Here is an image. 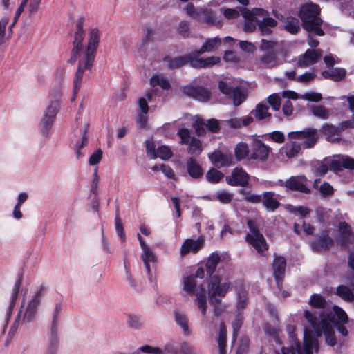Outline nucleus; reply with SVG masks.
I'll return each mask as SVG.
<instances>
[{
	"label": "nucleus",
	"mask_w": 354,
	"mask_h": 354,
	"mask_svg": "<svg viewBox=\"0 0 354 354\" xmlns=\"http://www.w3.org/2000/svg\"><path fill=\"white\" fill-rule=\"evenodd\" d=\"M319 6L312 2L302 5L298 12L301 21L302 28L308 33L317 36H324L325 32L322 28L324 21L320 17Z\"/></svg>",
	"instance_id": "nucleus-1"
},
{
	"label": "nucleus",
	"mask_w": 354,
	"mask_h": 354,
	"mask_svg": "<svg viewBox=\"0 0 354 354\" xmlns=\"http://www.w3.org/2000/svg\"><path fill=\"white\" fill-rule=\"evenodd\" d=\"M239 194L243 200L252 204L262 203L268 212H274L280 206V202L274 198L275 193L272 191L264 192L261 194L252 193L250 191L241 188Z\"/></svg>",
	"instance_id": "nucleus-2"
},
{
	"label": "nucleus",
	"mask_w": 354,
	"mask_h": 354,
	"mask_svg": "<svg viewBox=\"0 0 354 354\" xmlns=\"http://www.w3.org/2000/svg\"><path fill=\"white\" fill-rule=\"evenodd\" d=\"M208 299L210 305L221 304L222 298L225 297L232 285L230 281L221 283V278L218 274L207 277Z\"/></svg>",
	"instance_id": "nucleus-3"
},
{
	"label": "nucleus",
	"mask_w": 354,
	"mask_h": 354,
	"mask_svg": "<svg viewBox=\"0 0 354 354\" xmlns=\"http://www.w3.org/2000/svg\"><path fill=\"white\" fill-rule=\"evenodd\" d=\"M247 225L250 233L245 235V241L251 245L260 255L263 256L265 251L268 250V244L266 239L259 232L255 221L248 219Z\"/></svg>",
	"instance_id": "nucleus-4"
},
{
	"label": "nucleus",
	"mask_w": 354,
	"mask_h": 354,
	"mask_svg": "<svg viewBox=\"0 0 354 354\" xmlns=\"http://www.w3.org/2000/svg\"><path fill=\"white\" fill-rule=\"evenodd\" d=\"M62 303H57L53 313L50 324V331L47 345V350L45 354H56L59 345V337L58 335V320L62 310Z\"/></svg>",
	"instance_id": "nucleus-5"
},
{
	"label": "nucleus",
	"mask_w": 354,
	"mask_h": 354,
	"mask_svg": "<svg viewBox=\"0 0 354 354\" xmlns=\"http://www.w3.org/2000/svg\"><path fill=\"white\" fill-rule=\"evenodd\" d=\"M84 23V18L83 17H79L76 21V30L74 34L73 48L71 53V57L68 60V62L71 64H74L76 62L83 50V41L85 36L83 28Z\"/></svg>",
	"instance_id": "nucleus-6"
},
{
	"label": "nucleus",
	"mask_w": 354,
	"mask_h": 354,
	"mask_svg": "<svg viewBox=\"0 0 354 354\" xmlns=\"http://www.w3.org/2000/svg\"><path fill=\"white\" fill-rule=\"evenodd\" d=\"M100 35V32L97 28H93L90 30L89 37L84 53L86 68L92 67L93 65Z\"/></svg>",
	"instance_id": "nucleus-7"
},
{
	"label": "nucleus",
	"mask_w": 354,
	"mask_h": 354,
	"mask_svg": "<svg viewBox=\"0 0 354 354\" xmlns=\"http://www.w3.org/2000/svg\"><path fill=\"white\" fill-rule=\"evenodd\" d=\"M283 349H286L288 351L287 354H313V349L315 351L318 350V342L316 339L311 337H306L305 335L303 348L301 346L300 342L298 341L295 342L290 347L282 346L281 354H283ZM284 353H286V351H284Z\"/></svg>",
	"instance_id": "nucleus-8"
},
{
	"label": "nucleus",
	"mask_w": 354,
	"mask_h": 354,
	"mask_svg": "<svg viewBox=\"0 0 354 354\" xmlns=\"http://www.w3.org/2000/svg\"><path fill=\"white\" fill-rule=\"evenodd\" d=\"M46 290V287L44 286H41L39 290L36 292L32 299L28 301L21 319L22 324L30 323L35 319L37 308L40 304L41 299L45 294Z\"/></svg>",
	"instance_id": "nucleus-9"
},
{
	"label": "nucleus",
	"mask_w": 354,
	"mask_h": 354,
	"mask_svg": "<svg viewBox=\"0 0 354 354\" xmlns=\"http://www.w3.org/2000/svg\"><path fill=\"white\" fill-rule=\"evenodd\" d=\"M59 110L57 102L54 101L50 103L44 111V115L39 122L41 131L44 136H48Z\"/></svg>",
	"instance_id": "nucleus-10"
},
{
	"label": "nucleus",
	"mask_w": 354,
	"mask_h": 354,
	"mask_svg": "<svg viewBox=\"0 0 354 354\" xmlns=\"http://www.w3.org/2000/svg\"><path fill=\"white\" fill-rule=\"evenodd\" d=\"M335 241L330 237L327 230H323L320 234H316L315 238L310 241V247L313 252L315 253H322L327 252L333 246Z\"/></svg>",
	"instance_id": "nucleus-11"
},
{
	"label": "nucleus",
	"mask_w": 354,
	"mask_h": 354,
	"mask_svg": "<svg viewBox=\"0 0 354 354\" xmlns=\"http://www.w3.org/2000/svg\"><path fill=\"white\" fill-rule=\"evenodd\" d=\"M292 139H304L301 143L303 148L309 149L313 147L319 139L318 131L316 129L306 128L302 131H292L288 133Z\"/></svg>",
	"instance_id": "nucleus-12"
},
{
	"label": "nucleus",
	"mask_w": 354,
	"mask_h": 354,
	"mask_svg": "<svg viewBox=\"0 0 354 354\" xmlns=\"http://www.w3.org/2000/svg\"><path fill=\"white\" fill-rule=\"evenodd\" d=\"M183 93L186 96L201 102H208L212 96L210 90L203 86L187 85L183 87Z\"/></svg>",
	"instance_id": "nucleus-13"
},
{
	"label": "nucleus",
	"mask_w": 354,
	"mask_h": 354,
	"mask_svg": "<svg viewBox=\"0 0 354 354\" xmlns=\"http://www.w3.org/2000/svg\"><path fill=\"white\" fill-rule=\"evenodd\" d=\"M225 181L230 186L245 187L248 185L250 176L241 167H235L230 175L225 176Z\"/></svg>",
	"instance_id": "nucleus-14"
},
{
	"label": "nucleus",
	"mask_w": 354,
	"mask_h": 354,
	"mask_svg": "<svg viewBox=\"0 0 354 354\" xmlns=\"http://www.w3.org/2000/svg\"><path fill=\"white\" fill-rule=\"evenodd\" d=\"M286 260L284 257L274 254V259L272 263V274L277 286L280 288L282 286L286 272Z\"/></svg>",
	"instance_id": "nucleus-15"
},
{
	"label": "nucleus",
	"mask_w": 354,
	"mask_h": 354,
	"mask_svg": "<svg viewBox=\"0 0 354 354\" xmlns=\"http://www.w3.org/2000/svg\"><path fill=\"white\" fill-rule=\"evenodd\" d=\"M270 147L266 145L262 140L254 138L251 143L250 154L249 158L266 161L268 157Z\"/></svg>",
	"instance_id": "nucleus-16"
},
{
	"label": "nucleus",
	"mask_w": 354,
	"mask_h": 354,
	"mask_svg": "<svg viewBox=\"0 0 354 354\" xmlns=\"http://www.w3.org/2000/svg\"><path fill=\"white\" fill-rule=\"evenodd\" d=\"M288 190L298 191L304 194H309L310 189L308 187V180L304 175L291 176L284 183Z\"/></svg>",
	"instance_id": "nucleus-17"
},
{
	"label": "nucleus",
	"mask_w": 354,
	"mask_h": 354,
	"mask_svg": "<svg viewBox=\"0 0 354 354\" xmlns=\"http://www.w3.org/2000/svg\"><path fill=\"white\" fill-rule=\"evenodd\" d=\"M321 50L308 49L299 57L297 66L306 67L316 64L321 57Z\"/></svg>",
	"instance_id": "nucleus-18"
},
{
	"label": "nucleus",
	"mask_w": 354,
	"mask_h": 354,
	"mask_svg": "<svg viewBox=\"0 0 354 354\" xmlns=\"http://www.w3.org/2000/svg\"><path fill=\"white\" fill-rule=\"evenodd\" d=\"M319 326H320V329L319 332L317 333V335L321 336V333L323 332L326 344L334 346L336 344V337L333 325L326 319H322L319 322Z\"/></svg>",
	"instance_id": "nucleus-19"
},
{
	"label": "nucleus",
	"mask_w": 354,
	"mask_h": 354,
	"mask_svg": "<svg viewBox=\"0 0 354 354\" xmlns=\"http://www.w3.org/2000/svg\"><path fill=\"white\" fill-rule=\"evenodd\" d=\"M211 162L216 168L230 166L232 162V157L230 154L223 153L221 150H215L208 155Z\"/></svg>",
	"instance_id": "nucleus-20"
},
{
	"label": "nucleus",
	"mask_w": 354,
	"mask_h": 354,
	"mask_svg": "<svg viewBox=\"0 0 354 354\" xmlns=\"http://www.w3.org/2000/svg\"><path fill=\"white\" fill-rule=\"evenodd\" d=\"M23 277H24V270L21 269L18 274V278L16 280L14 287H13V289H12L10 302V305H9V307H8V309L7 311V314H6V324L8 322V321L11 317L13 308H15L16 301L17 299L19 290H20V288L21 286Z\"/></svg>",
	"instance_id": "nucleus-21"
},
{
	"label": "nucleus",
	"mask_w": 354,
	"mask_h": 354,
	"mask_svg": "<svg viewBox=\"0 0 354 354\" xmlns=\"http://www.w3.org/2000/svg\"><path fill=\"white\" fill-rule=\"evenodd\" d=\"M186 170L189 176L195 180L201 178L204 174V170L199 162L193 157L187 158L186 162Z\"/></svg>",
	"instance_id": "nucleus-22"
},
{
	"label": "nucleus",
	"mask_w": 354,
	"mask_h": 354,
	"mask_svg": "<svg viewBox=\"0 0 354 354\" xmlns=\"http://www.w3.org/2000/svg\"><path fill=\"white\" fill-rule=\"evenodd\" d=\"M319 131L326 136V139L329 142H335L341 140L339 136L342 132L339 126L326 123L322 126Z\"/></svg>",
	"instance_id": "nucleus-23"
},
{
	"label": "nucleus",
	"mask_w": 354,
	"mask_h": 354,
	"mask_svg": "<svg viewBox=\"0 0 354 354\" xmlns=\"http://www.w3.org/2000/svg\"><path fill=\"white\" fill-rule=\"evenodd\" d=\"M327 317L328 319H326L333 326L346 324L348 321V317L346 312L337 305L333 306V312L328 313Z\"/></svg>",
	"instance_id": "nucleus-24"
},
{
	"label": "nucleus",
	"mask_w": 354,
	"mask_h": 354,
	"mask_svg": "<svg viewBox=\"0 0 354 354\" xmlns=\"http://www.w3.org/2000/svg\"><path fill=\"white\" fill-rule=\"evenodd\" d=\"M273 14L279 20H282V19H283V15L281 14H278L275 12H274ZM284 29L292 35H295L300 30L299 20L295 17L288 16L284 18Z\"/></svg>",
	"instance_id": "nucleus-25"
},
{
	"label": "nucleus",
	"mask_w": 354,
	"mask_h": 354,
	"mask_svg": "<svg viewBox=\"0 0 354 354\" xmlns=\"http://www.w3.org/2000/svg\"><path fill=\"white\" fill-rule=\"evenodd\" d=\"M203 243V240L200 239H197L195 240L192 239H186L181 246V256H185L189 252H193L194 254L197 253L201 248Z\"/></svg>",
	"instance_id": "nucleus-26"
},
{
	"label": "nucleus",
	"mask_w": 354,
	"mask_h": 354,
	"mask_svg": "<svg viewBox=\"0 0 354 354\" xmlns=\"http://www.w3.org/2000/svg\"><path fill=\"white\" fill-rule=\"evenodd\" d=\"M221 44V39L215 37L214 38L207 39L203 43L201 48L194 52L195 56H200L205 53H211L215 51Z\"/></svg>",
	"instance_id": "nucleus-27"
},
{
	"label": "nucleus",
	"mask_w": 354,
	"mask_h": 354,
	"mask_svg": "<svg viewBox=\"0 0 354 354\" xmlns=\"http://www.w3.org/2000/svg\"><path fill=\"white\" fill-rule=\"evenodd\" d=\"M330 69L331 71L324 70L322 72V76L324 79L340 82L346 76V71L343 68H333Z\"/></svg>",
	"instance_id": "nucleus-28"
},
{
	"label": "nucleus",
	"mask_w": 354,
	"mask_h": 354,
	"mask_svg": "<svg viewBox=\"0 0 354 354\" xmlns=\"http://www.w3.org/2000/svg\"><path fill=\"white\" fill-rule=\"evenodd\" d=\"M221 261V256L218 252H212L207 258V261L205 265L207 277L214 275L216 269Z\"/></svg>",
	"instance_id": "nucleus-29"
},
{
	"label": "nucleus",
	"mask_w": 354,
	"mask_h": 354,
	"mask_svg": "<svg viewBox=\"0 0 354 354\" xmlns=\"http://www.w3.org/2000/svg\"><path fill=\"white\" fill-rule=\"evenodd\" d=\"M254 121V118L248 115L245 118H233L229 120H223V122L232 129H241L248 126Z\"/></svg>",
	"instance_id": "nucleus-30"
},
{
	"label": "nucleus",
	"mask_w": 354,
	"mask_h": 354,
	"mask_svg": "<svg viewBox=\"0 0 354 354\" xmlns=\"http://www.w3.org/2000/svg\"><path fill=\"white\" fill-rule=\"evenodd\" d=\"M189 55H185L183 56H178L176 57H171V56L167 55L164 57L163 61L168 62V67L170 69L179 68L187 64H189Z\"/></svg>",
	"instance_id": "nucleus-31"
},
{
	"label": "nucleus",
	"mask_w": 354,
	"mask_h": 354,
	"mask_svg": "<svg viewBox=\"0 0 354 354\" xmlns=\"http://www.w3.org/2000/svg\"><path fill=\"white\" fill-rule=\"evenodd\" d=\"M91 67H85V57L83 60H80L78 67L75 74L73 80V86L75 87V91H80L85 70H90Z\"/></svg>",
	"instance_id": "nucleus-32"
},
{
	"label": "nucleus",
	"mask_w": 354,
	"mask_h": 354,
	"mask_svg": "<svg viewBox=\"0 0 354 354\" xmlns=\"http://www.w3.org/2000/svg\"><path fill=\"white\" fill-rule=\"evenodd\" d=\"M268 106L259 103L256 105L255 109L252 110L251 114L257 120H263L264 119H270L272 114L268 112Z\"/></svg>",
	"instance_id": "nucleus-33"
},
{
	"label": "nucleus",
	"mask_w": 354,
	"mask_h": 354,
	"mask_svg": "<svg viewBox=\"0 0 354 354\" xmlns=\"http://www.w3.org/2000/svg\"><path fill=\"white\" fill-rule=\"evenodd\" d=\"M200 290L196 293V302L198 308L201 311L203 316H205L207 310V296L204 287L203 285L200 286Z\"/></svg>",
	"instance_id": "nucleus-34"
},
{
	"label": "nucleus",
	"mask_w": 354,
	"mask_h": 354,
	"mask_svg": "<svg viewBox=\"0 0 354 354\" xmlns=\"http://www.w3.org/2000/svg\"><path fill=\"white\" fill-rule=\"evenodd\" d=\"M175 321L176 324L182 328L185 336H189L190 332L188 327V319L186 315L180 311H175Z\"/></svg>",
	"instance_id": "nucleus-35"
},
{
	"label": "nucleus",
	"mask_w": 354,
	"mask_h": 354,
	"mask_svg": "<svg viewBox=\"0 0 354 354\" xmlns=\"http://www.w3.org/2000/svg\"><path fill=\"white\" fill-rule=\"evenodd\" d=\"M187 145V153L193 156H198L202 153V142L199 139L192 137Z\"/></svg>",
	"instance_id": "nucleus-36"
},
{
	"label": "nucleus",
	"mask_w": 354,
	"mask_h": 354,
	"mask_svg": "<svg viewBox=\"0 0 354 354\" xmlns=\"http://www.w3.org/2000/svg\"><path fill=\"white\" fill-rule=\"evenodd\" d=\"M227 330L225 324L221 323L219 327L218 344L220 354H226Z\"/></svg>",
	"instance_id": "nucleus-37"
},
{
	"label": "nucleus",
	"mask_w": 354,
	"mask_h": 354,
	"mask_svg": "<svg viewBox=\"0 0 354 354\" xmlns=\"http://www.w3.org/2000/svg\"><path fill=\"white\" fill-rule=\"evenodd\" d=\"M150 85L152 87L160 86L164 90H168L171 88V84L167 78L163 75H153L150 78Z\"/></svg>",
	"instance_id": "nucleus-38"
},
{
	"label": "nucleus",
	"mask_w": 354,
	"mask_h": 354,
	"mask_svg": "<svg viewBox=\"0 0 354 354\" xmlns=\"http://www.w3.org/2000/svg\"><path fill=\"white\" fill-rule=\"evenodd\" d=\"M336 294L346 301H353L354 300V294L344 285H339L336 288Z\"/></svg>",
	"instance_id": "nucleus-39"
},
{
	"label": "nucleus",
	"mask_w": 354,
	"mask_h": 354,
	"mask_svg": "<svg viewBox=\"0 0 354 354\" xmlns=\"http://www.w3.org/2000/svg\"><path fill=\"white\" fill-rule=\"evenodd\" d=\"M234 153L236 158L239 160H241L246 158L249 156V153L250 154V150L246 143L240 142L236 146Z\"/></svg>",
	"instance_id": "nucleus-40"
},
{
	"label": "nucleus",
	"mask_w": 354,
	"mask_h": 354,
	"mask_svg": "<svg viewBox=\"0 0 354 354\" xmlns=\"http://www.w3.org/2000/svg\"><path fill=\"white\" fill-rule=\"evenodd\" d=\"M228 98L232 99L234 106H239L245 100L246 95L241 91L240 87L236 86L235 88H234L232 92L231 93Z\"/></svg>",
	"instance_id": "nucleus-41"
},
{
	"label": "nucleus",
	"mask_w": 354,
	"mask_h": 354,
	"mask_svg": "<svg viewBox=\"0 0 354 354\" xmlns=\"http://www.w3.org/2000/svg\"><path fill=\"white\" fill-rule=\"evenodd\" d=\"M184 290L190 295L196 294V283L193 275L185 277L183 281Z\"/></svg>",
	"instance_id": "nucleus-42"
},
{
	"label": "nucleus",
	"mask_w": 354,
	"mask_h": 354,
	"mask_svg": "<svg viewBox=\"0 0 354 354\" xmlns=\"http://www.w3.org/2000/svg\"><path fill=\"white\" fill-rule=\"evenodd\" d=\"M223 177L224 174L214 168L208 170L206 173V178L211 183H218Z\"/></svg>",
	"instance_id": "nucleus-43"
},
{
	"label": "nucleus",
	"mask_w": 354,
	"mask_h": 354,
	"mask_svg": "<svg viewBox=\"0 0 354 354\" xmlns=\"http://www.w3.org/2000/svg\"><path fill=\"white\" fill-rule=\"evenodd\" d=\"M309 304L315 308H324L326 306V299L319 294H313Z\"/></svg>",
	"instance_id": "nucleus-44"
},
{
	"label": "nucleus",
	"mask_w": 354,
	"mask_h": 354,
	"mask_svg": "<svg viewBox=\"0 0 354 354\" xmlns=\"http://www.w3.org/2000/svg\"><path fill=\"white\" fill-rule=\"evenodd\" d=\"M301 146V144L300 145L297 142H291L290 144H287L285 148L286 156L288 158L296 156L300 151Z\"/></svg>",
	"instance_id": "nucleus-45"
},
{
	"label": "nucleus",
	"mask_w": 354,
	"mask_h": 354,
	"mask_svg": "<svg viewBox=\"0 0 354 354\" xmlns=\"http://www.w3.org/2000/svg\"><path fill=\"white\" fill-rule=\"evenodd\" d=\"M263 330L265 333L272 337L277 344H281V341L279 337V329L273 326L272 324L267 323L263 326Z\"/></svg>",
	"instance_id": "nucleus-46"
},
{
	"label": "nucleus",
	"mask_w": 354,
	"mask_h": 354,
	"mask_svg": "<svg viewBox=\"0 0 354 354\" xmlns=\"http://www.w3.org/2000/svg\"><path fill=\"white\" fill-rule=\"evenodd\" d=\"M310 109L315 117L324 120L329 117V111L322 105L313 106Z\"/></svg>",
	"instance_id": "nucleus-47"
},
{
	"label": "nucleus",
	"mask_w": 354,
	"mask_h": 354,
	"mask_svg": "<svg viewBox=\"0 0 354 354\" xmlns=\"http://www.w3.org/2000/svg\"><path fill=\"white\" fill-rule=\"evenodd\" d=\"M127 324L129 328L134 330H138L142 328L143 322L141 317L139 315H129Z\"/></svg>",
	"instance_id": "nucleus-48"
},
{
	"label": "nucleus",
	"mask_w": 354,
	"mask_h": 354,
	"mask_svg": "<svg viewBox=\"0 0 354 354\" xmlns=\"http://www.w3.org/2000/svg\"><path fill=\"white\" fill-rule=\"evenodd\" d=\"M261 63L265 64L268 67H271L274 65L277 60V55L273 51H268L266 54L261 56L260 59Z\"/></svg>",
	"instance_id": "nucleus-49"
},
{
	"label": "nucleus",
	"mask_w": 354,
	"mask_h": 354,
	"mask_svg": "<svg viewBox=\"0 0 354 354\" xmlns=\"http://www.w3.org/2000/svg\"><path fill=\"white\" fill-rule=\"evenodd\" d=\"M115 230L118 236L120 238L122 242L125 241V234L124 232V227L122 223L121 218L119 215L118 209H116L115 218Z\"/></svg>",
	"instance_id": "nucleus-50"
},
{
	"label": "nucleus",
	"mask_w": 354,
	"mask_h": 354,
	"mask_svg": "<svg viewBox=\"0 0 354 354\" xmlns=\"http://www.w3.org/2000/svg\"><path fill=\"white\" fill-rule=\"evenodd\" d=\"M156 154H157V158L158 157L163 160H168L173 156V153H172L171 149L166 145H162V146L159 147L157 149Z\"/></svg>",
	"instance_id": "nucleus-51"
},
{
	"label": "nucleus",
	"mask_w": 354,
	"mask_h": 354,
	"mask_svg": "<svg viewBox=\"0 0 354 354\" xmlns=\"http://www.w3.org/2000/svg\"><path fill=\"white\" fill-rule=\"evenodd\" d=\"M337 241L342 248H346L349 245L354 243V233L340 235Z\"/></svg>",
	"instance_id": "nucleus-52"
},
{
	"label": "nucleus",
	"mask_w": 354,
	"mask_h": 354,
	"mask_svg": "<svg viewBox=\"0 0 354 354\" xmlns=\"http://www.w3.org/2000/svg\"><path fill=\"white\" fill-rule=\"evenodd\" d=\"M246 295L247 292L244 289H241L237 292L236 308L239 310L245 308L248 305Z\"/></svg>",
	"instance_id": "nucleus-53"
},
{
	"label": "nucleus",
	"mask_w": 354,
	"mask_h": 354,
	"mask_svg": "<svg viewBox=\"0 0 354 354\" xmlns=\"http://www.w3.org/2000/svg\"><path fill=\"white\" fill-rule=\"evenodd\" d=\"M325 161H328L329 169L333 172L337 173L342 170V156H338L337 158L334 159H325Z\"/></svg>",
	"instance_id": "nucleus-54"
},
{
	"label": "nucleus",
	"mask_w": 354,
	"mask_h": 354,
	"mask_svg": "<svg viewBox=\"0 0 354 354\" xmlns=\"http://www.w3.org/2000/svg\"><path fill=\"white\" fill-rule=\"evenodd\" d=\"M205 122L201 118H198L193 123V128L196 134L198 136H204L206 135Z\"/></svg>",
	"instance_id": "nucleus-55"
},
{
	"label": "nucleus",
	"mask_w": 354,
	"mask_h": 354,
	"mask_svg": "<svg viewBox=\"0 0 354 354\" xmlns=\"http://www.w3.org/2000/svg\"><path fill=\"white\" fill-rule=\"evenodd\" d=\"M205 127L208 131L212 133H217L221 130L219 120L214 118L207 120L205 122Z\"/></svg>",
	"instance_id": "nucleus-56"
},
{
	"label": "nucleus",
	"mask_w": 354,
	"mask_h": 354,
	"mask_svg": "<svg viewBox=\"0 0 354 354\" xmlns=\"http://www.w3.org/2000/svg\"><path fill=\"white\" fill-rule=\"evenodd\" d=\"M304 317L313 328L316 333H318L319 332L320 326H319V323H317L316 315L308 310H306L304 312Z\"/></svg>",
	"instance_id": "nucleus-57"
},
{
	"label": "nucleus",
	"mask_w": 354,
	"mask_h": 354,
	"mask_svg": "<svg viewBox=\"0 0 354 354\" xmlns=\"http://www.w3.org/2000/svg\"><path fill=\"white\" fill-rule=\"evenodd\" d=\"M195 19L207 24H213L214 20L213 14L209 11L198 12L195 16Z\"/></svg>",
	"instance_id": "nucleus-58"
},
{
	"label": "nucleus",
	"mask_w": 354,
	"mask_h": 354,
	"mask_svg": "<svg viewBox=\"0 0 354 354\" xmlns=\"http://www.w3.org/2000/svg\"><path fill=\"white\" fill-rule=\"evenodd\" d=\"M189 55V64L194 68H205L204 64V58H200L199 56H195L194 52Z\"/></svg>",
	"instance_id": "nucleus-59"
},
{
	"label": "nucleus",
	"mask_w": 354,
	"mask_h": 354,
	"mask_svg": "<svg viewBox=\"0 0 354 354\" xmlns=\"http://www.w3.org/2000/svg\"><path fill=\"white\" fill-rule=\"evenodd\" d=\"M177 31L178 34L183 38L189 37L190 35L189 24L187 21H181L179 22Z\"/></svg>",
	"instance_id": "nucleus-60"
},
{
	"label": "nucleus",
	"mask_w": 354,
	"mask_h": 354,
	"mask_svg": "<svg viewBox=\"0 0 354 354\" xmlns=\"http://www.w3.org/2000/svg\"><path fill=\"white\" fill-rule=\"evenodd\" d=\"M136 351H138V354H140V352H143L147 354H165L161 348L150 345H144L140 346L136 350Z\"/></svg>",
	"instance_id": "nucleus-61"
},
{
	"label": "nucleus",
	"mask_w": 354,
	"mask_h": 354,
	"mask_svg": "<svg viewBox=\"0 0 354 354\" xmlns=\"http://www.w3.org/2000/svg\"><path fill=\"white\" fill-rule=\"evenodd\" d=\"M62 96V88L59 85L55 86L53 88L50 90L49 92V97H50V103H52L54 101H57L58 105L59 106V100Z\"/></svg>",
	"instance_id": "nucleus-62"
},
{
	"label": "nucleus",
	"mask_w": 354,
	"mask_h": 354,
	"mask_svg": "<svg viewBox=\"0 0 354 354\" xmlns=\"http://www.w3.org/2000/svg\"><path fill=\"white\" fill-rule=\"evenodd\" d=\"M268 104L274 111H279L281 106V98L277 93H273L267 98Z\"/></svg>",
	"instance_id": "nucleus-63"
},
{
	"label": "nucleus",
	"mask_w": 354,
	"mask_h": 354,
	"mask_svg": "<svg viewBox=\"0 0 354 354\" xmlns=\"http://www.w3.org/2000/svg\"><path fill=\"white\" fill-rule=\"evenodd\" d=\"M155 30L151 27H147L145 31V36L142 39V44L143 46L147 45L150 42H153L156 39Z\"/></svg>",
	"instance_id": "nucleus-64"
}]
</instances>
